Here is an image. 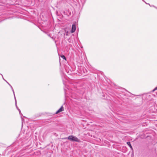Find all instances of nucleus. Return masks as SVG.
<instances>
[{"mask_svg": "<svg viewBox=\"0 0 157 157\" xmlns=\"http://www.w3.org/2000/svg\"><path fill=\"white\" fill-rule=\"evenodd\" d=\"M68 139L70 141H74L78 142H80L79 140L77 137L71 135L69 136L68 137Z\"/></svg>", "mask_w": 157, "mask_h": 157, "instance_id": "1", "label": "nucleus"}, {"mask_svg": "<svg viewBox=\"0 0 157 157\" xmlns=\"http://www.w3.org/2000/svg\"><path fill=\"white\" fill-rule=\"evenodd\" d=\"M76 26L75 24H73L72 26V29L71 31V33L74 32L76 30Z\"/></svg>", "mask_w": 157, "mask_h": 157, "instance_id": "2", "label": "nucleus"}, {"mask_svg": "<svg viewBox=\"0 0 157 157\" xmlns=\"http://www.w3.org/2000/svg\"><path fill=\"white\" fill-rule=\"evenodd\" d=\"M63 106H62V107L56 112V113L57 114L63 111Z\"/></svg>", "mask_w": 157, "mask_h": 157, "instance_id": "3", "label": "nucleus"}, {"mask_svg": "<svg viewBox=\"0 0 157 157\" xmlns=\"http://www.w3.org/2000/svg\"><path fill=\"white\" fill-rule=\"evenodd\" d=\"M127 144L128 145V146L130 147L131 149H132V147L131 146L130 142H127Z\"/></svg>", "mask_w": 157, "mask_h": 157, "instance_id": "4", "label": "nucleus"}, {"mask_svg": "<svg viewBox=\"0 0 157 157\" xmlns=\"http://www.w3.org/2000/svg\"><path fill=\"white\" fill-rule=\"evenodd\" d=\"M61 58H63V59H64L65 60H66V59L64 56V55L61 56Z\"/></svg>", "mask_w": 157, "mask_h": 157, "instance_id": "5", "label": "nucleus"}, {"mask_svg": "<svg viewBox=\"0 0 157 157\" xmlns=\"http://www.w3.org/2000/svg\"><path fill=\"white\" fill-rule=\"evenodd\" d=\"M8 83L9 84V85L11 87V89L13 91V94H14V90H13L12 87V86Z\"/></svg>", "mask_w": 157, "mask_h": 157, "instance_id": "6", "label": "nucleus"}, {"mask_svg": "<svg viewBox=\"0 0 157 157\" xmlns=\"http://www.w3.org/2000/svg\"><path fill=\"white\" fill-rule=\"evenodd\" d=\"M157 90V87L155 88L152 91L153 92L155 90Z\"/></svg>", "mask_w": 157, "mask_h": 157, "instance_id": "7", "label": "nucleus"}, {"mask_svg": "<svg viewBox=\"0 0 157 157\" xmlns=\"http://www.w3.org/2000/svg\"><path fill=\"white\" fill-rule=\"evenodd\" d=\"M48 35V36H50V37H51V38H52V39H54V37H53V36H52V37H51V36H50V34H49V35Z\"/></svg>", "mask_w": 157, "mask_h": 157, "instance_id": "8", "label": "nucleus"}, {"mask_svg": "<svg viewBox=\"0 0 157 157\" xmlns=\"http://www.w3.org/2000/svg\"><path fill=\"white\" fill-rule=\"evenodd\" d=\"M15 99V104H16V105L17 106V102H16V99Z\"/></svg>", "mask_w": 157, "mask_h": 157, "instance_id": "9", "label": "nucleus"}, {"mask_svg": "<svg viewBox=\"0 0 157 157\" xmlns=\"http://www.w3.org/2000/svg\"><path fill=\"white\" fill-rule=\"evenodd\" d=\"M18 110H19V113H20V112H21V111H20V109H18Z\"/></svg>", "mask_w": 157, "mask_h": 157, "instance_id": "10", "label": "nucleus"}, {"mask_svg": "<svg viewBox=\"0 0 157 157\" xmlns=\"http://www.w3.org/2000/svg\"><path fill=\"white\" fill-rule=\"evenodd\" d=\"M85 71H86V70L85 69Z\"/></svg>", "mask_w": 157, "mask_h": 157, "instance_id": "11", "label": "nucleus"}]
</instances>
